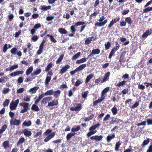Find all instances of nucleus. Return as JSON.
Listing matches in <instances>:
<instances>
[{
  "mask_svg": "<svg viewBox=\"0 0 152 152\" xmlns=\"http://www.w3.org/2000/svg\"><path fill=\"white\" fill-rule=\"evenodd\" d=\"M105 17L103 16L100 17L99 20V22H97L95 23L96 26L99 27L105 25L107 22V20L105 19Z\"/></svg>",
  "mask_w": 152,
  "mask_h": 152,
  "instance_id": "obj_1",
  "label": "nucleus"
},
{
  "mask_svg": "<svg viewBox=\"0 0 152 152\" xmlns=\"http://www.w3.org/2000/svg\"><path fill=\"white\" fill-rule=\"evenodd\" d=\"M20 106L23 107V109L21 110L20 113H23L28 111L29 107V104L27 103L22 102L20 103L19 104Z\"/></svg>",
  "mask_w": 152,
  "mask_h": 152,
  "instance_id": "obj_2",
  "label": "nucleus"
},
{
  "mask_svg": "<svg viewBox=\"0 0 152 152\" xmlns=\"http://www.w3.org/2000/svg\"><path fill=\"white\" fill-rule=\"evenodd\" d=\"M19 99H17L14 102L13 101H12L11 102L10 105V109L11 110H15L19 103Z\"/></svg>",
  "mask_w": 152,
  "mask_h": 152,
  "instance_id": "obj_3",
  "label": "nucleus"
},
{
  "mask_svg": "<svg viewBox=\"0 0 152 152\" xmlns=\"http://www.w3.org/2000/svg\"><path fill=\"white\" fill-rule=\"evenodd\" d=\"M21 121L20 120H17L14 118L10 120V123L11 125L19 126L20 124Z\"/></svg>",
  "mask_w": 152,
  "mask_h": 152,
  "instance_id": "obj_4",
  "label": "nucleus"
},
{
  "mask_svg": "<svg viewBox=\"0 0 152 152\" xmlns=\"http://www.w3.org/2000/svg\"><path fill=\"white\" fill-rule=\"evenodd\" d=\"M17 51L18 50L16 48H13L11 49L10 52L12 54L15 55L16 54L19 56H21L22 55L21 52L20 51H19L17 52Z\"/></svg>",
  "mask_w": 152,
  "mask_h": 152,
  "instance_id": "obj_5",
  "label": "nucleus"
},
{
  "mask_svg": "<svg viewBox=\"0 0 152 152\" xmlns=\"http://www.w3.org/2000/svg\"><path fill=\"white\" fill-rule=\"evenodd\" d=\"M97 38L96 37L92 36L87 38L85 41V44L86 45H88L91 43L92 40H96Z\"/></svg>",
  "mask_w": 152,
  "mask_h": 152,
  "instance_id": "obj_6",
  "label": "nucleus"
},
{
  "mask_svg": "<svg viewBox=\"0 0 152 152\" xmlns=\"http://www.w3.org/2000/svg\"><path fill=\"white\" fill-rule=\"evenodd\" d=\"M55 135V133L54 132L52 133L51 134L48 135L44 139V141L45 142H48L51 139L53 138Z\"/></svg>",
  "mask_w": 152,
  "mask_h": 152,
  "instance_id": "obj_7",
  "label": "nucleus"
},
{
  "mask_svg": "<svg viewBox=\"0 0 152 152\" xmlns=\"http://www.w3.org/2000/svg\"><path fill=\"white\" fill-rule=\"evenodd\" d=\"M100 52V50L99 49H93L92 50L91 53L88 56V58L90 57H91L92 56L93 54L97 55L99 54Z\"/></svg>",
  "mask_w": 152,
  "mask_h": 152,
  "instance_id": "obj_8",
  "label": "nucleus"
},
{
  "mask_svg": "<svg viewBox=\"0 0 152 152\" xmlns=\"http://www.w3.org/2000/svg\"><path fill=\"white\" fill-rule=\"evenodd\" d=\"M103 138V136L102 135L99 136H93L90 137V139L92 140H94L96 141H100L102 140Z\"/></svg>",
  "mask_w": 152,
  "mask_h": 152,
  "instance_id": "obj_9",
  "label": "nucleus"
},
{
  "mask_svg": "<svg viewBox=\"0 0 152 152\" xmlns=\"http://www.w3.org/2000/svg\"><path fill=\"white\" fill-rule=\"evenodd\" d=\"M24 135L26 137H28L31 136L32 134V133L30 131H28L27 129H24L22 131Z\"/></svg>",
  "mask_w": 152,
  "mask_h": 152,
  "instance_id": "obj_10",
  "label": "nucleus"
},
{
  "mask_svg": "<svg viewBox=\"0 0 152 152\" xmlns=\"http://www.w3.org/2000/svg\"><path fill=\"white\" fill-rule=\"evenodd\" d=\"M85 23V22H84L83 21L78 22H77V26L80 25H82L81 26V30L80 31V33H81L83 31L86 27V26L83 25Z\"/></svg>",
  "mask_w": 152,
  "mask_h": 152,
  "instance_id": "obj_11",
  "label": "nucleus"
},
{
  "mask_svg": "<svg viewBox=\"0 0 152 152\" xmlns=\"http://www.w3.org/2000/svg\"><path fill=\"white\" fill-rule=\"evenodd\" d=\"M70 66L68 65H66L65 66L63 67L60 70V72L61 74H62L66 71L69 68Z\"/></svg>",
  "mask_w": 152,
  "mask_h": 152,
  "instance_id": "obj_12",
  "label": "nucleus"
},
{
  "mask_svg": "<svg viewBox=\"0 0 152 152\" xmlns=\"http://www.w3.org/2000/svg\"><path fill=\"white\" fill-rule=\"evenodd\" d=\"M24 72L23 71H17L15 72H12L10 74V75L13 77V76H17L19 74H23Z\"/></svg>",
  "mask_w": 152,
  "mask_h": 152,
  "instance_id": "obj_13",
  "label": "nucleus"
},
{
  "mask_svg": "<svg viewBox=\"0 0 152 152\" xmlns=\"http://www.w3.org/2000/svg\"><path fill=\"white\" fill-rule=\"evenodd\" d=\"M12 47V45L10 44L8 45L7 44H5L3 47V52L5 53L8 49Z\"/></svg>",
  "mask_w": 152,
  "mask_h": 152,
  "instance_id": "obj_14",
  "label": "nucleus"
},
{
  "mask_svg": "<svg viewBox=\"0 0 152 152\" xmlns=\"http://www.w3.org/2000/svg\"><path fill=\"white\" fill-rule=\"evenodd\" d=\"M110 75V72H107L104 75V77L103 79L102 83H103L105 82L107 80H108L109 79V77Z\"/></svg>",
  "mask_w": 152,
  "mask_h": 152,
  "instance_id": "obj_15",
  "label": "nucleus"
},
{
  "mask_svg": "<svg viewBox=\"0 0 152 152\" xmlns=\"http://www.w3.org/2000/svg\"><path fill=\"white\" fill-rule=\"evenodd\" d=\"M58 104V102L57 100H53L51 102H49L48 104V107H53L54 106H56Z\"/></svg>",
  "mask_w": 152,
  "mask_h": 152,
  "instance_id": "obj_16",
  "label": "nucleus"
},
{
  "mask_svg": "<svg viewBox=\"0 0 152 152\" xmlns=\"http://www.w3.org/2000/svg\"><path fill=\"white\" fill-rule=\"evenodd\" d=\"M152 32V30L150 29L149 30L147 31L142 36L143 38H145L149 35Z\"/></svg>",
  "mask_w": 152,
  "mask_h": 152,
  "instance_id": "obj_17",
  "label": "nucleus"
},
{
  "mask_svg": "<svg viewBox=\"0 0 152 152\" xmlns=\"http://www.w3.org/2000/svg\"><path fill=\"white\" fill-rule=\"evenodd\" d=\"M31 121L30 120L25 121L22 124V126H24L29 127L31 126Z\"/></svg>",
  "mask_w": 152,
  "mask_h": 152,
  "instance_id": "obj_18",
  "label": "nucleus"
},
{
  "mask_svg": "<svg viewBox=\"0 0 152 152\" xmlns=\"http://www.w3.org/2000/svg\"><path fill=\"white\" fill-rule=\"evenodd\" d=\"M51 8V7L50 6H47L46 5H43L40 6L39 7V9L45 11L50 9Z\"/></svg>",
  "mask_w": 152,
  "mask_h": 152,
  "instance_id": "obj_19",
  "label": "nucleus"
},
{
  "mask_svg": "<svg viewBox=\"0 0 152 152\" xmlns=\"http://www.w3.org/2000/svg\"><path fill=\"white\" fill-rule=\"evenodd\" d=\"M126 81L125 80H123L122 81L119 82L117 84H115V85L116 86L118 87H120V86H123L126 83Z\"/></svg>",
  "mask_w": 152,
  "mask_h": 152,
  "instance_id": "obj_20",
  "label": "nucleus"
},
{
  "mask_svg": "<svg viewBox=\"0 0 152 152\" xmlns=\"http://www.w3.org/2000/svg\"><path fill=\"white\" fill-rule=\"evenodd\" d=\"M45 96L44 95V93L42 94H41L40 95H39L38 98L35 101V104H38L39 101L43 98L44 96Z\"/></svg>",
  "mask_w": 152,
  "mask_h": 152,
  "instance_id": "obj_21",
  "label": "nucleus"
},
{
  "mask_svg": "<svg viewBox=\"0 0 152 152\" xmlns=\"http://www.w3.org/2000/svg\"><path fill=\"white\" fill-rule=\"evenodd\" d=\"M122 121L120 119L117 118H113L110 122V124H114L115 123H118L120 121Z\"/></svg>",
  "mask_w": 152,
  "mask_h": 152,
  "instance_id": "obj_22",
  "label": "nucleus"
},
{
  "mask_svg": "<svg viewBox=\"0 0 152 152\" xmlns=\"http://www.w3.org/2000/svg\"><path fill=\"white\" fill-rule=\"evenodd\" d=\"M31 109L32 110H34L36 112L39 111L40 110L38 106L35 104H34L32 105Z\"/></svg>",
  "mask_w": 152,
  "mask_h": 152,
  "instance_id": "obj_23",
  "label": "nucleus"
},
{
  "mask_svg": "<svg viewBox=\"0 0 152 152\" xmlns=\"http://www.w3.org/2000/svg\"><path fill=\"white\" fill-rule=\"evenodd\" d=\"M94 75V74L93 73H91L87 76L85 80V83H88L89 82L90 80L92 78Z\"/></svg>",
  "mask_w": 152,
  "mask_h": 152,
  "instance_id": "obj_24",
  "label": "nucleus"
},
{
  "mask_svg": "<svg viewBox=\"0 0 152 152\" xmlns=\"http://www.w3.org/2000/svg\"><path fill=\"white\" fill-rule=\"evenodd\" d=\"M25 141L24 138L23 137H21L19 139L17 144V146H18L20 144H22Z\"/></svg>",
  "mask_w": 152,
  "mask_h": 152,
  "instance_id": "obj_25",
  "label": "nucleus"
},
{
  "mask_svg": "<svg viewBox=\"0 0 152 152\" xmlns=\"http://www.w3.org/2000/svg\"><path fill=\"white\" fill-rule=\"evenodd\" d=\"M61 94V91L59 90H57L54 91L53 94L54 97L56 98H57Z\"/></svg>",
  "mask_w": 152,
  "mask_h": 152,
  "instance_id": "obj_26",
  "label": "nucleus"
},
{
  "mask_svg": "<svg viewBox=\"0 0 152 152\" xmlns=\"http://www.w3.org/2000/svg\"><path fill=\"white\" fill-rule=\"evenodd\" d=\"M54 91L53 89H51L48 90L44 93L45 96L51 95L53 94Z\"/></svg>",
  "mask_w": 152,
  "mask_h": 152,
  "instance_id": "obj_27",
  "label": "nucleus"
},
{
  "mask_svg": "<svg viewBox=\"0 0 152 152\" xmlns=\"http://www.w3.org/2000/svg\"><path fill=\"white\" fill-rule=\"evenodd\" d=\"M58 31L59 32L62 34H66L67 33V31L63 28H59Z\"/></svg>",
  "mask_w": 152,
  "mask_h": 152,
  "instance_id": "obj_28",
  "label": "nucleus"
},
{
  "mask_svg": "<svg viewBox=\"0 0 152 152\" xmlns=\"http://www.w3.org/2000/svg\"><path fill=\"white\" fill-rule=\"evenodd\" d=\"M86 66V64H82L80 65L79 67L77 68V71L81 70L84 69Z\"/></svg>",
  "mask_w": 152,
  "mask_h": 152,
  "instance_id": "obj_29",
  "label": "nucleus"
},
{
  "mask_svg": "<svg viewBox=\"0 0 152 152\" xmlns=\"http://www.w3.org/2000/svg\"><path fill=\"white\" fill-rule=\"evenodd\" d=\"M121 144V141L120 140H119L116 143L115 148V150L116 151H118V150Z\"/></svg>",
  "mask_w": 152,
  "mask_h": 152,
  "instance_id": "obj_30",
  "label": "nucleus"
},
{
  "mask_svg": "<svg viewBox=\"0 0 152 152\" xmlns=\"http://www.w3.org/2000/svg\"><path fill=\"white\" fill-rule=\"evenodd\" d=\"M88 58H82L77 61V64H80V63H83L87 61V59H88Z\"/></svg>",
  "mask_w": 152,
  "mask_h": 152,
  "instance_id": "obj_31",
  "label": "nucleus"
},
{
  "mask_svg": "<svg viewBox=\"0 0 152 152\" xmlns=\"http://www.w3.org/2000/svg\"><path fill=\"white\" fill-rule=\"evenodd\" d=\"M64 56V54H62L59 57L56 61V64H59L61 63L63 59Z\"/></svg>",
  "mask_w": 152,
  "mask_h": 152,
  "instance_id": "obj_32",
  "label": "nucleus"
},
{
  "mask_svg": "<svg viewBox=\"0 0 152 152\" xmlns=\"http://www.w3.org/2000/svg\"><path fill=\"white\" fill-rule=\"evenodd\" d=\"M3 145L4 148L6 149L7 148L9 147V142L8 141H5L3 143Z\"/></svg>",
  "mask_w": 152,
  "mask_h": 152,
  "instance_id": "obj_33",
  "label": "nucleus"
},
{
  "mask_svg": "<svg viewBox=\"0 0 152 152\" xmlns=\"http://www.w3.org/2000/svg\"><path fill=\"white\" fill-rule=\"evenodd\" d=\"M33 70V67L32 66H30L27 70L26 72V75H28L32 72Z\"/></svg>",
  "mask_w": 152,
  "mask_h": 152,
  "instance_id": "obj_34",
  "label": "nucleus"
},
{
  "mask_svg": "<svg viewBox=\"0 0 152 152\" xmlns=\"http://www.w3.org/2000/svg\"><path fill=\"white\" fill-rule=\"evenodd\" d=\"M7 127V126L6 124L3 125L0 129V133H2L6 130Z\"/></svg>",
  "mask_w": 152,
  "mask_h": 152,
  "instance_id": "obj_35",
  "label": "nucleus"
},
{
  "mask_svg": "<svg viewBox=\"0 0 152 152\" xmlns=\"http://www.w3.org/2000/svg\"><path fill=\"white\" fill-rule=\"evenodd\" d=\"M43 48V46L40 45L39 46V49L37 52V55L41 54L42 52Z\"/></svg>",
  "mask_w": 152,
  "mask_h": 152,
  "instance_id": "obj_36",
  "label": "nucleus"
},
{
  "mask_svg": "<svg viewBox=\"0 0 152 152\" xmlns=\"http://www.w3.org/2000/svg\"><path fill=\"white\" fill-rule=\"evenodd\" d=\"M149 139V138H147V140H144L142 143L141 146L143 147L147 145L150 142Z\"/></svg>",
  "mask_w": 152,
  "mask_h": 152,
  "instance_id": "obj_37",
  "label": "nucleus"
},
{
  "mask_svg": "<svg viewBox=\"0 0 152 152\" xmlns=\"http://www.w3.org/2000/svg\"><path fill=\"white\" fill-rule=\"evenodd\" d=\"M38 88V87H35L31 88L29 91L30 92H31L32 94H34L36 93L37 91Z\"/></svg>",
  "mask_w": 152,
  "mask_h": 152,
  "instance_id": "obj_38",
  "label": "nucleus"
},
{
  "mask_svg": "<svg viewBox=\"0 0 152 152\" xmlns=\"http://www.w3.org/2000/svg\"><path fill=\"white\" fill-rule=\"evenodd\" d=\"M75 132L72 133L70 132V133H68L66 137V139L67 140H69L71 137L75 135Z\"/></svg>",
  "mask_w": 152,
  "mask_h": 152,
  "instance_id": "obj_39",
  "label": "nucleus"
},
{
  "mask_svg": "<svg viewBox=\"0 0 152 152\" xmlns=\"http://www.w3.org/2000/svg\"><path fill=\"white\" fill-rule=\"evenodd\" d=\"M115 137V135L114 134L112 135H108L107 137V142H110L112 139H113Z\"/></svg>",
  "mask_w": 152,
  "mask_h": 152,
  "instance_id": "obj_40",
  "label": "nucleus"
},
{
  "mask_svg": "<svg viewBox=\"0 0 152 152\" xmlns=\"http://www.w3.org/2000/svg\"><path fill=\"white\" fill-rule=\"evenodd\" d=\"M41 69H39L36 70L34 72L31 74L32 76L34 75H37L39 74L41 72Z\"/></svg>",
  "mask_w": 152,
  "mask_h": 152,
  "instance_id": "obj_41",
  "label": "nucleus"
},
{
  "mask_svg": "<svg viewBox=\"0 0 152 152\" xmlns=\"http://www.w3.org/2000/svg\"><path fill=\"white\" fill-rule=\"evenodd\" d=\"M111 111L113 114L115 115L117 113L118 109L116 107H114L111 109Z\"/></svg>",
  "mask_w": 152,
  "mask_h": 152,
  "instance_id": "obj_42",
  "label": "nucleus"
},
{
  "mask_svg": "<svg viewBox=\"0 0 152 152\" xmlns=\"http://www.w3.org/2000/svg\"><path fill=\"white\" fill-rule=\"evenodd\" d=\"M125 21L126 22L129 24H131L132 22V19L129 17H126L125 18Z\"/></svg>",
  "mask_w": 152,
  "mask_h": 152,
  "instance_id": "obj_43",
  "label": "nucleus"
},
{
  "mask_svg": "<svg viewBox=\"0 0 152 152\" xmlns=\"http://www.w3.org/2000/svg\"><path fill=\"white\" fill-rule=\"evenodd\" d=\"M145 8L143 10V12L144 13H147L152 10V7H147Z\"/></svg>",
  "mask_w": 152,
  "mask_h": 152,
  "instance_id": "obj_44",
  "label": "nucleus"
},
{
  "mask_svg": "<svg viewBox=\"0 0 152 152\" xmlns=\"http://www.w3.org/2000/svg\"><path fill=\"white\" fill-rule=\"evenodd\" d=\"M94 116V115L93 114H91L90 116H88L84 120L86 121H88L91 120L92 118Z\"/></svg>",
  "mask_w": 152,
  "mask_h": 152,
  "instance_id": "obj_45",
  "label": "nucleus"
},
{
  "mask_svg": "<svg viewBox=\"0 0 152 152\" xmlns=\"http://www.w3.org/2000/svg\"><path fill=\"white\" fill-rule=\"evenodd\" d=\"M51 79V78L50 76H47L45 80V84L46 85L48 84Z\"/></svg>",
  "mask_w": 152,
  "mask_h": 152,
  "instance_id": "obj_46",
  "label": "nucleus"
},
{
  "mask_svg": "<svg viewBox=\"0 0 152 152\" xmlns=\"http://www.w3.org/2000/svg\"><path fill=\"white\" fill-rule=\"evenodd\" d=\"M52 64L51 63H49L46 67L45 69V71L46 72L48 71L52 67Z\"/></svg>",
  "mask_w": 152,
  "mask_h": 152,
  "instance_id": "obj_47",
  "label": "nucleus"
},
{
  "mask_svg": "<svg viewBox=\"0 0 152 152\" xmlns=\"http://www.w3.org/2000/svg\"><path fill=\"white\" fill-rule=\"evenodd\" d=\"M106 50H108L110 47L111 45L109 42H106L104 44Z\"/></svg>",
  "mask_w": 152,
  "mask_h": 152,
  "instance_id": "obj_48",
  "label": "nucleus"
},
{
  "mask_svg": "<svg viewBox=\"0 0 152 152\" xmlns=\"http://www.w3.org/2000/svg\"><path fill=\"white\" fill-rule=\"evenodd\" d=\"M10 100L8 99H6L3 103V105L4 107L7 106L10 103Z\"/></svg>",
  "mask_w": 152,
  "mask_h": 152,
  "instance_id": "obj_49",
  "label": "nucleus"
},
{
  "mask_svg": "<svg viewBox=\"0 0 152 152\" xmlns=\"http://www.w3.org/2000/svg\"><path fill=\"white\" fill-rule=\"evenodd\" d=\"M109 90V88L108 87L105 88L102 92V94H105V93L108 92Z\"/></svg>",
  "mask_w": 152,
  "mask_h": 152,
  "instance_id": "obj_50",
  "label": "nucleus"
},
{
  "mask_svg": "<svg viewBox=\"0 0 152 152\" xmlns=\"http://www.w3.org/2000/svg\"><path fill=\"white\" fill-rule=\"evenodd\" d=\"M82 108V107L81 104H77V111L80 110Z\"/></svg>",
  "mask_w": 152,
  "mask_h": 152,
  "instance_id": "obj_51",
  "label": "nucleus"
},
{
  "mask_svg": "<svg viewBox=\"0 0 152 152\" xmlns=\"http://www.w3.org/2000/svg\"><path fill=\"white\" fill-rule=\"evenodd\" d=\"M97 132L96 130H95L94 131H91L88 133L87 134L88 137H89L91 135Z\"/></svg>",
  "mask_w": 152,
  "mask_h": 152,
  "instance_id": "obj_52",
  "label": "nucleus"
},
{
  "mask_svg": "<svg viewBox=\"0 0 152 152\" xmlns=\"http://www.w3.org/2000/svg\"><path fill=\"white\" fill-rule=\"evenodd\" d=\"M76 25V23L74 25H72L71 27V31L72 33H75V26Z\"/></svg>",
  "mask_w": 152,
  "mask_h": 152,
  "instance_id": "obj_53",
  "label": "nucleus"
},
{
  "mask_svg": "<svg viewBox=\"0 0 152 152\" xmlns=\"http://www.w3.org/2000/svg\"><path fill=\"white\" fill-rule=\"evenodd\" d=\"M42 133V130H40L39 132H37L36 134L34 135V137H36L39 136H41Z\"/></svg>",
  "mask_w": 152,
  "mask_h": 152,
  "instance_id": "obj_54",
  "label": "nucleus"
},
{
  "mask_svg": "<svg viewBox=\"0 0 152 152\" xmlns=\"http://www.w3.org/2000/svg\"><path fill=\"white\" fill-rule=\"evenodd\" d=\"M39 39V37L37 35H34L31 37V39L34 41H37Z\"/></svg>",
  "mask_w": 152,
  "mask_h": 152,
  "instance_id": "obj_55",
  "label": "nucleus"
},
{
  "mask_svg": "<svg viewBox=\"0 0 152 152\" xmlns=\"http://www.w3.org/2000/svg\"><path fill=\"white\" fill-rule=\"evenodd\" d=\"M146 121H144L142 122L141 123H139L137 124V125L138 126H140L141 125L145 126L146 125Z\"/></svg>",
  "mask_w": 152,
  "mask_h": 152,
  "instance_id": "obj_56",
  "label": "nucleus"
},
{
  "mask_svg": "<svg viewBox=\"0 0 152 152\" xmlns=\"http://www.w3.org/2000/svg\"><path fill=\"white\" fill-rule=\"evenodd\" d=\"M41 27V25L40 23H38L36 24L34 27V28L36 30L38 29L39 28H40Z\"/></svg>",
  "mask_w": 152,
  "mask_h": 152,
  "instance_id": "obj_57",
  "label": "nucleus"
},
{
  "mask_svg": "<svg viewBox=\"0 0 152 152\" xmlns=\"http://www.w3.org/2000/svg\"><path fill=\"white\" fill-rule=\"evenodd\" d=\"M88 91H85L84 92H83L82 94V97L83 98H84V99L86 98V97L87 96L88 94Z\"/></svg>",
  "mask_w": 152,
  "mask_h": 152,
  "instance_id": "obj_58",
  "label": "nucleus"
},
{
  "mask_svg": "<svg viewBox=\"0 0 152 152\" xmlns=\"http://www.w3.org/2000/svg\"><path fill=\"white\" fill-rule=\"evenodd\" d=\"M146 122L148 125H152V120L150 119H147Z\"/></svg>",
  "mask_w": 152,
  "mask_h": 152,
  "instance_id": "obj_59",
  "label": "nucleus"
},
{
  "mask_svg": "<svg viewBox=\"0 0 152 152\" xmlns=\"http://www.w3.org/2000/svg\"><path fill=\"white\" fill-rule=\"evenodd\" d=\"M126 22L125 21L123 20H121L120 23V26L121 27H123L126 26Z\"/></svg>",
  "mask_w": 152,
  "mask_h": 152,
  "instance_id": "obj_60",
  "label": "nucleus"
},
{
  "mask_svg": "<svg viewBox=\"0 0 152 152\" xmlns=\"http://www.w3.org/2000/svg\"><path fill=\"white\" fill-rule=\"evenodd\" d=\"M18 67V64L13 65V66H11L10 67L11 70H12L16 69H17Z\"/></svg>",
  "mask_w": 152,
  "mask_h": 152,
  "instance_id": "obj_61",
  "label": "nucleus"
},
{
  "mask_svg": "<svg viewBox=\"0 0 152 152\" xmlns=\"http://www.w3.org/2000/svg\"><path fill=\"white\" fill-rule=\"evenodd\" d=\"M23 79L22 77H20L18 79V82L19 83H22L23 81Z\"/></svg>",
  "mask_w": 152,
  "mask_h": 152,
  "instance_id": "obj_62",
  "label": "nucleus"
},
{
  "mask_svg": "<svg viewBox=\"0 0 152 152\" xmlns=\"http://www.w3.org/2000/svg\"><path fill=\"white\" fill-rule=\"evenodd\" d=\"M52 130L51 129H48L45 132L44 134L45 135H47L51 132Z\"/></svg>",
  "mask_w": 152,
  "mask_h": 152,
  "instance_id": "obj_63",
  "label": "nucleus"
},
{
  "mask_svg": "<svg viewBox=\"0 0 152 152\" xmlns=\"http://www.w3.org/2000/svg\"><path fill=\"white\" fill-rule=\"evenodd\" d=\"M146 152H152V145H150L149 147Z\"/></svg>",
  "mask_w": 152,
  "mask_h": 152,
  "instance_id": "obj_64",
  "label": "nucleus"
}]
</instances>
